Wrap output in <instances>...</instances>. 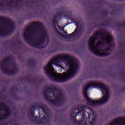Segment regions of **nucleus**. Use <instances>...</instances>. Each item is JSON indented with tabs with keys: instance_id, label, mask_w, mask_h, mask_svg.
<instances>
[{
	"instance_id": "obj_1",
	"label": "nucleus",
	"mask_w": 125,
	"mask_h": 125,
	"mask_svg": "<svg viewBox=\"0 0 125 125\" xmlns=\"http://www.w3.org/2000/svg\"><path fill=\"white\" fill-rule=\"evenodd\" d=\"M78 68V62L72 60L70 55L63 54L49 62L44 70L55 82H63L73 78Z\"/></svg>"
},
{
	"instance_id": "obj_2",
	"label": "nucleus",
	"mask_w": 125,
	"mask_h": 125,
	"mask_svg": "<svg viewBox=\"0 0 125 125\" xmlns=\"http://www.w3.org/2000/svg\"><path fill=\"white\" fill-rule=\"evenodd\" d=\"M85 100L92 105L105 104L109 99L110 92L105 85L92 81L83 88Z\"/></svg>"
},
{
	"instance_id": "obj_3",
	"label": "nucleus",
	"mask_w": 125,
	"mask_h": 125,
	"mask_svg": "<svg viewBox=\"0 0 125 125\" xmlns=\"http://www.w3.org/2000/svg\"><path fill=\"white\" fill-rule=\"evenodd\" d=\"M112 41H113V36L108 33L97 32L90 39L88 45L94 54L98 56H107L110 54L111 50L109 49L106 50L99 49V48L102 47L104 43H106L111 47Z\"/></svg>"
},
{
	"instance_id": "obj_4",
	"label": "nucleus",
	"mask_w": 125,
	"mask_h": 125,
	"mask_svg": "<svg viewBox=\"0 0 125 125\" xmlns=\"http://www.w3.org/2000/svg\"><path fill=\"white\" fill-rule=\"evenodd\" d=\"M45 96L47 98L52 99L54 97L55 100H51V101L56 103H59L63 97V94H61L55 86L49 87L48 90L45 92Z\"/></svg>"
},
{
	"instance_id": "obj_5",
	"label": "nucleus",
	"mask_w": 125,
	"mask_h": 125,
	"mask_svg": "<svg viewBox=\"0 0 125 125\" xmlns=\"http://www.w3.org/2000/svg\"><path fill=\"white\" fill-rule=\"evenodd\" d=\"M4 21V23H0V35L3 36L6 33V29H12L13 27L12 23L9 21L5 20L4 18H2Z\"/></svg>"
},
{
	"instance_id": "obj_6",
	"label": "nucleus",
	"mask_w": 125,
	"mask_h": 125,
	"mask_svg": "<svg viewBox=\"0 0 125 125\" xmlns=\"http://www.w3.org/2000/svg\"><path fill=\"white\" fill-rule=\"evenodd\" d=\"M45 38V34H43L40 38L36 41L29 42V44L33 47L37 48H42V43L44 42V38Z\"/></svg>"
},
{
	"instance_id": "obj_7",
	"label": "nucleus",
	"mask_w": 125,
	"mask_h": 125,
	"mask_svg": "<svg viewBox=\"0 0 125 125\" xmlns=\"http://www.w3.org/2000/svg\"><path fill=\"white\" fill-rule=\"evenodd\" d=\"M34 31H35V29L31 26L26 28L23 33V37L25 40H27L28 39H30L33 36Z\"/></svg>"
},
{
	"instance_id": "obj_8",
	"label": "nucleus",
	"mask_w": 125,
	"mask_h": 125,
	"mask_svg": "<svg viewBox=\"0 0 125 125\" xmlns=\"http://www.w3.org/2000/svg\"><path fill=\"white\" fill-rule=\"evenodd\" d=\"M109 125H125V119L123 120L120 119H116L111 122Z\"/></svg>"
},
{
	"instance_id": "obj_9",
	"label": "nucleus",
	"mask_w": 125,
	"mask_h": 125,
	"mask_svg": "<svg viewBox=\"0 0 125 125\" xmlns=\"http://www.w3.org/2000/svg\"><path fill=\"white\" fill-rule=\"evenodd\" d=\"M0 109L1 111H2V110H4L6 116L8 115L9 110H8L7 106H6V105H5L3 103H0Z\"/></svg>"
},
{
	"instance_id": "obj_10",
	"label": "nucleus",
	"mask_w": 125,
	"mask_h": 125,
	"mask_svg": "<svg viewBox=\"0 0 125 125\" xmlns=\"http://www.w3.org/2000/svg\"><path fill=\"white\" fill-rule=\"evenodd\" d=\"M50 120H51V117H48V114H46L43 117V122L44 123H46V122H48V121H50Z\"/></svg>"
},
{
	"instance_id": "obj_11",
	"label": "nucleus",
	"mask_w": 125,
	"mask_h": 125,
	"mask_svg": "<svg viewBox=\"0 0 125 125\" xmlns=\"http://www.w3.org/2000/svg\"><path fill=\"white\" fill-rule=\"evenodd\" d=\"M92 122H89L88 123H87V121H85L83 125H93V123L95 122V119H92Z\"/></svg>"
},
{
	"instance_id": "obj_12",
	"label": "nucleus",
	"mask_w": 125,
	"mask_h": 125,
	"mask_svg": "<svg viewBox=\"0 0 125 125\" xmlns=\"http://www.w3.org/2000/svg\"><path fill=\"white\" fill-rule=\"evenodd\" d=\"M40 108L42 109L44 113H47L48 109H47V107H46V106H40L39 109Z\"/></svg>"
},
{
	"instance_id": "obj_13",
	"label": "nucleus",
	"mask_w": 125,
	"mask_h": 125,
	"mask_svg": "<svg viewBox=\"0 0 125 125\" xmlns=\"http://www.w3.org/2000/svg\"><path fill=\"white\" fill-rule=\"evenodd\" d=\"M83 117H84V119L83 120V121H80V122H79V124H80V125H82V124H83V122H84V121H85V117H86L85 114H83Z\"/></svg>"
},
{
	"instance_id": "obj_14",
	"label": "nucleus",
	"mask_w": 125,
	"mask_h": 125,
	"mask_svg": "<svg viewBox=\"0 0 125 125\" xmlns=\"http://www.w3.org/2000/svg\"><path fill=\"white\" fill-rule=\"evenodd\" d=\"M82 112H78L77 113V114L76 115V117H77V116H78V115H79V114L81 113Z\"/></svg>"
},
{
	"instance_id": "obj_15",
	"label": "nucleus",
	"mask_w": 125,
	"mask_h": 125,
	"mask_svg": "<svg viewBox=\"0 0 125 125\" xmlns=\"http://www.w3.org/2000/svg\"><path fill=\"white\" fill-rule=\"evenodd\" d=\"M33 25L34 26H36V25H37V23L34 22V23H33Z\"/></svg>"
},
{
	"instance_id": "obj_16",
	"label": "nucleus",
	"mask_w": 125,
	"mask_h": 125,
	"mask_svg": "<svg viewBox=\"0 0 125 125\" xmlns=\"http://www.w3.org/2000/svg\"><path fill=\"white\" fill-rule=\"evenodd\" d=\"M31 115H32V116H34V113L32 112L31 113Z\"/></svg>"
},
{
	"instance_id": "obj_17",
	"label": "nucleus",
	"mask_w": 125,
	"mask_h": 125,
	"mask_svg": "<svg viewBox=\"0 0 125 125\" xmlns=\"http://www.w3.org/2000/svg\"><path fill=\"white\" fill-rule=\"evenodd\" d=\"M82 109L83 110V109H84V107H82Z\"/></svg>"
},
{
	"instance_id": "obj_18",
	"label": "nucleus",
	"mask_w": 125,
	"mask_h": 125,
	"mask_svg": "<svg viewBox=\"0 0 125 125\" xmlns=\"http://www.w3.org/2000/svg\"><path fill=\"white\" fill-rule=\"evenodd\" d=\"M63 31H64V28H62Z\"/></svg>"
},
{
	"instance_id": "obj_19",
	"label": "nucleus",
	"mask_w": 125,
	"mask_h": 125,
	"mask_svg": "<svg viewBox=\"0 0 125 125\" xmlns=\"http://www.w3.org/2000/svg\"><path fill=\"white\" fill-rule=\"evenodd\" d=\"M9 71H7L6 73H8Z\"/></svg>"
},
{
	"instance_id": "obj_20",
	"label": "nucleus",
	"mask_w": 125,
	"mask_h": 125,
	"mask_svg": "<svg viewBox=\"0 0 125 125\" xmlns=\"http://www.w3.org/2000/svg\"><path fill=\"white\" fill-rule=\"evenodd\" d=\"M59 29H60V27H59Z\"/></svg>"
}]
</instances>
